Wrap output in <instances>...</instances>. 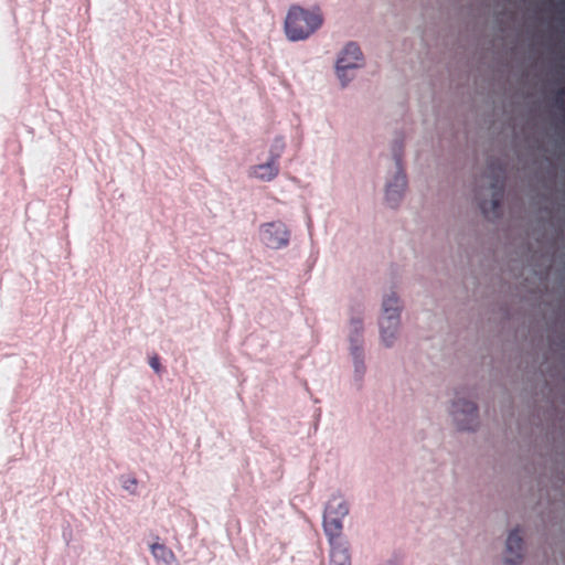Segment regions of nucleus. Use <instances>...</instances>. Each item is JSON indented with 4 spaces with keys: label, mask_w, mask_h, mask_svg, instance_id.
<instances>
[{
    "label": "nucleus",
    "mask_w": 565,
    "mask_h": 565,
    "mask_svg": "<svg viewBox=\"0 0 565 565\" xmlns=\"http://www.w3.org/2000/svg\"><path fill=\"white\" fill-rule=\"evenodd\" d=\"M150 366L157 372H160L161 365H160V359L158 355H153L150 358L149 361Z\"/></svg>",
    "instance_id": "dca6fc26"
},
{
    "label": "nucleus",
    "mask_w": 565,
    "mask_h": 565,
    "mask_svg": "<svg viewBox=\"0 0 565 565\" xmlns=\"http://www.w3.org/2000/svg\"><path fill=\"white\" fill-rule=\"evenodd\" d=\"M452 406V414L458 427L462 430L473 429L478 419L476 404L468 399H457Z\"/></svg>",
    "instance_id": "20e7f679"
},
{
    "label": "nucleus",
    "mask_w": 565,
    "mask_h": 565,
    "mask_svg": "<svg viewBox=\"0 0 565 565\" xmlns=\"http://www.w3.org/2000/svg\"><path fill=\"white\" fill-rule=\"evenodd\" d=\"M556 104L559 106V107H565V88H561L557 93H556Z\"/></svg>",
    "instance_id": "2eb2a0df"
},
{
    "label": "nucleus",
    "mask_w": 565,
    "mask_h": 565,
    "mask_svg": "<svg viewBox=\"0 0 565 565\" xmlns=\"http://www.w3.org/2000/svg\"><path fill=\"white\" fill-rule=\"evenodd\" d=\"M322 24L319 11H309L300 7H291L286 21V35L291 41H300L310 36Z\"/></svg>",
    "instance_id": "f257e3e1"
},
{
    "label": "nucleus",
    "mask_w": 565,
    "mask_h": 565,
    "mask_svg": "<svg viewBox=\"0 0 565 565\" xmlns=\"http://www.w3.org/2000/svg\"><path fill=\"white\" fill-rule=\"evenodd\" d=\"M492 188H493V193H492L491 201L490 202L484 201L480 204V207H481L483 214L487 216L490 213L495 215L498 213V210L500 206V202H501V199L503 195V182H501L499 180V177L495 179V182L492 184Z\"/></svg>",
    "instance_id": "9b49d317"
},
{
    "label": "nucleus",
    "mask_w": 565,
    "mask_h": 565,
    "mask_svg": "<svg viewBox=\"0 0 565 565\" xmlns=\"http://www.w3.org/2000/svg\"><path fill=\"white\" fill-rule=\"evenodd\" d=\"M262 237L268 247L280 248L288 244L289 232L282 222L275 221L262 226Z\"/></svg>",
    "instance_id": "423d86ee"
},
{
    "label": "nucleus",
    "mask_w": 565,
    "mask_h": 565,
    "mask_svg": "<svg viewBox=\"0 0 565 565\" xmlns=\"http://www.w3.org/2000/svg\"><path fill=\"white\" fill-rule=\"evenodd\" d=\"M150 550L153 557L157 561L163 562L166 565H172L175 562L173 552L163 544L153 543Z\"/></svg>",
    "instance_id": "f8f14e48"
},
{
    "label": "nucleus",
    "mask_w": 565,
    "mask_h": 565,
    "mask_svg": "<svg viewBox=\"0 0 565 565\" xmlns=\"http://www.w3.org/2000/svg\"><path fill=\"white\" fill-rule=\"evenodd\" d=\"M353 324H354L355 331L358 332L361 329V322L360 321H354Z\"/></svg>",
    "instance_id": "f3484780"
},
{
    "label": "nucleus",
    "mask_w": 565,
    "mask_h": 565,
    "mask_svg": "<svg viewBox=\"0 0 565 565\" xmlns=\"http://www.w3.org/2000/svg\"><path fill=\"white\" fill-rule=\"evenodd\" d=\"M341 516H337L324 511L323 515V529L328 536L329 543L342 541V522Z\"/></svg>",
    "instance_id": "1a4fd4ad"
},
{
    "label": "nucleus",
    "mask_w": 565,
    "mask_h": 565,
    "mask_svg": "<svg viewBox=\"0 0 565 565\" xmlns=\"http://www.w3.org/2000/svg\"><path fill=\"white\" fill-rule=\"evenodd\" d=\"M358 350H359V349H358V347H354V348H353V354H354L355 356H358V355H359Z\"/></svg>",
    "instance_id": "a211bd4d"
},
{
    "label": "nucleus",
    "mask_w": 565,
    "mask_h": 565,
    "mask_svg": "<svg viewBox=\"0 0 565 565\" xmlns=\"http://www.w3.org/2000/svg\"><path fill=\"white\" fill-rule=\"evenodd\" d=\"M394 157L396 161V173L393 180L387 183L385 193L386 201L392 207H395L399 203L406 189V175L403 171L401 156L395 152Z\"/></svg>",
    "instance_id": "39448f33"
},
{
    "label": "nucleus",
    "mask_w": 565,
    "mask_h": 565,
    "mask_svg": "<svg viewBox=\"0 0 565 565\" xmlns=\"http://www.w3.org/2000/svg\"><path fill=\"white\" fill-rule=\"evenodd\" d=\"M284 148L285 143L282 142V140L276 139L274 145V149L276 150V152L271 156V159L267 163L258 164L254 168V175L264 181H270L274 178H276V175L279 172L277 160L280 157V153L284 150Z\"/></svg>",
    "instance_id": "0eeeda50"
},
{
    "label": "nucleus",
    "mask_w": 565,
    "mask_h": 565,
    "mask_svg": "<svg viewBox=\"0 0 565 565\" xmlns=\"http://www.w3.org/2000/svg\"><path fill=\"white\" fill-rule=\"evenodd\" d=\"M362 60V52L358 44L349 43L341 52L337 61V74L342 85L345 86L350 78L347 76V72L359 67V61Z\"/></svg>",
    "instance_id": "7ed1b4c3"
},
{
    "label": "nucleus",
    "mask_w": 565,
    "mask_h": 565,
    "mask_svg": "<svg viewBox=\"0 0 565 565\" xmlns=\"http://www.w3.org/2000/svg\"><path fill=\"white\" fill-rule=\"evenodd\" d=\"M523 540L518 529L510 532L507 539L505 564L518 565L523 558Z\"/></svg>",
    "instance_id": "6e6552de"
},
{
    "label": "nucleus",
    "mask_w": 565,
    "mask_h": 565,
    "mask_svg": "<svg viewBox=\"0 0 565 565\" xmlns=\"http://www.w3.org/2000/svg\"><path fill=\"white\" fill-rule=\"evenodd\" d=\"M383 317L380 321L381 337L383 342L390 347L393 343L399 324V300L394 292L383 299Z\"/></svg>",
    "instance_id": "f03ea898"
},
{
    "label": "nucleus",
    "mask_w": 565,
    "mask_h": 565,
    "mask_svg": "<svg viewBox=\"0 0 565 565\" xmlns=\"http://www.w3.org/2000/svg\"><path fill=\"white\" fill-rule=\"evenodd\" d=\"M324 511L330 514L343 518L349 513V508L343 499L334 497L328 502Z\"/></svg>",
    "instance_id": "ddd939ff"
},
{
    "label": "nucleus",
    "mask_w": 565,
    "mask_h": 565,
    "mask_svg": "<svg viewBox=\"0 0 565 565\" xmlns=\"http://www.w3.org/2000/svg\"><path fill=\"white\" fill-rule=\"evenodd\" d=\"M122 487L130 493H135L137 480L134 477H127L122 480Z\"/></svg>",
    "instance_id": "4468645a"
},
{
    "label": "nucleus",
    "mask_w": 565,
    "mask_h": 565,
    "mask_svg": "<svg viewBox=\"0 0 565 565\" xmlns=\"http://www.w3.org/2000/svg\"><path fill=\"white\" fill-rule=\"evenodd\" d=\"M330 565H351L349 547L345 541L330 543Z\"/></svg>",
    "instance_id": "9d476101"
}]
</instances>
